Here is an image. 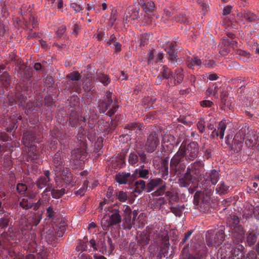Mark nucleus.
<instances>
[{
  "label": "nucleus",
  "instance_id": "f257e3e1",
  "mask_svg": "<svg viewBox=\"0 0 259 259\" xmlns=\"http://www.w3.org/2000/svg\"><path fill=\"white\" fill-rule=\"evenodd\" d=\"M185 151L181 149L173 156L170 161V174L173 176H176L178 172L184 171L188 164L186 161Z\"/></svg>",
  "mask_w": 259,
  "mask_h": 259
},
{
  "label": "nucleus",
  "instance_id": "f03ea898",
  "mask_svg": "<svg viewBox=\"0 0 259 259\" xmlns=\"http://www.w3.org/2000/svg\"><path fill=\"white\" fill-rule=\"evenodd\" d=\"M104 209L107 213L104 215L101 221L104 230H107L110 227L117 225L121 222V216L118 209L105 207Z\"/></svg>",
  "mask_w": 259,
  "mask_h": 259
},
{
  "label": "nucleus",
  "instance_id": "7ed1b4c3",
  "mask_svg": "<svg viewBox=\"0 0 259 259\" xmlns=\"http://www.w3.org/2000/svg\"><path fill=\"white\" fill-rule=\"evenodd\" d=\"M165 183L160 178L153 179L146 185V192L149 193L156 190L152 193L154 196H158L164 194L165 190Z\"/></svg>",
  "mask_w": 259,
  "mask_h": 259
},
{
  "label": "nucleus",
  "instance_id": "20e7f679",
  "mask_svg": "<svg viewBox=\"0 0 259 259\" xmlns=\"http://www.w3.org/2000/svg\"><path fill=\"white\" fill-rule=\"evenodd\" d=\"M180 149L184 150L185 153L186 161L189 163L193 161L198 156L199 152V145L197 142H191L188 144L183 142Z\"/></svg>",
  "mask_w": 259,
  "mask_h": 259
},
{
  "label": "nucleus",
  "instance_id": "39448f33",
  "mask_svg": "<svg viewBox=\"0 0 259 259\" xmlns=\"http://www.w3.org/2000/svg\"><path fill=\"white\" fill-rule=\"evenodd\" d=\"M220 178L219 172L216 169H211L206 172L201 179V187L203 189H208L211 185H215Z\"/></svg>",
  "mask_w": 259,
  "mask_h": 259
},
{
  "label": "nucleus",
  "instance_id": "423d86ee",
  "mask_svg": "<svg viewBox=\"0 0 259 259\" xmlns=\"http://www.w3.org/2000/svg\"><path fill=\"white\" fill-rule=\"evenodd\" d=\"M160 144L158 134L154 130H152L147 135V141L145 144V149L148 153L154 152Z\"/></svg>",
  "mask_w": 259,
  "mask_h": 259
},
{
  "label": "nucleus",
  "instance_id": "0eeeda50",
  "mask_svg": "<svg viewBox=\"0 0 259 259\" xmlns=\"http://www.w3.org/2000/svg\"><path fill=\"white\" fill-rule=\"evenodd\" d=\"M204 164L200 160H196L190 164L186 169V175L194 179H198L202 171Z\"/></svg>",
  "mask_w": 259,
  "mask_h": 259
},
{
  "label": "nucleus",
  "instance_id": "6e6552de",
  "mask_svg": "<svg viewBox=\"0 0 259 259\" xmlns=\"http://www.w3.org/2000/svg\"><path fill=\"white\" fill-rule=\"evenodd\" d=\"M67 123L70 127L73 128L77 125H86V119L77 112L72 110L69 114Z\"/></svg>",
  "mask_w": 259,
  "mask_h": 259
},
{
  "label": "nucleus",
  "instance_id": "1a4fd4ad",
  "mask_svg": "<svg viewBox=\"0 0 259 259\" xmlns=\"http://www.w3.org/2000/svg\"><path fill=\"white\" fill-rule=\"evenodd\" d=\"M244 132L245 129H241L232 140L229 147L231 150H233L234 152H239L242 148L243 142L245 138Z\"/></svg>",
  "mask_w": 259,
  "mask_h": 259
},
{
  "label": "nucleus",
  "instance_id": "9d476101",
  "mask_svg": "<svg viewBox=\"0 0 259 259\" xmlns=\"http://www.w3.org/2000/svg\"><path fill=\"white\" fill-rule=\"evenodd\" d=\"M233 243H242L244 239L245 231L243 226H240L237 228L229 230Z\"/></svg>",
  "mask_w": 259,
  "mask_h": 259
},
{
  "label": "nucleus",
  "instance_id": "9b49d317",
  "mask_svg": "<svg viewBox=\"0 0 259 259\" xmlns=\"http://www.w3.org/2000/svg\"><path fill=\"white\" fill-rule=\"evenodd\" d=\"M15 70L17 73V76L21 78L29 80L32 76V71L25 65L22 60L20 64L16 65Z\"/></svg>",
  "mask_w": 259,
  "mask_h": 259
},
{
  "label": "nucleus",
  "instance_id": "f8f14e48",
  "mask_svg": "<svg viewBox=\"0 0 259 259\" xmlns=\"http://www.w3.org/2000/svg\"><path fill=\"white\" fill-rule=\"evenodd\" d=\"M145 163L147 162L146 154L144 152H131L128 157V162L130 165L135 166L139 161Z\"/></svg>",
  "mask_w": 259,
  "mask_h": 259
},
{
  "label": "nucleus",
  "instance_id": "ddd939ff",
  "mask_svg": "<svg viewBox=\"0 0 259 259\" xmlns=\"http://www.w3.org/2000/svg\"><path fill=\"white\" fill-rule=\"evenodd\" d=\"M140 10V9L138 6H128L125 12L124 19L127 22L138 19L139 17Z\"/></svg>",
  "mask_w": 259,
  "mask_h": 259
},
{
  "label": "nucleus",
  "instance_id": "4468645a",
  "mask_svg": "<svg viewBox=\"0 0 259 259\" xmlns=\"http://www.w3.org/2000/svg\"><path fill=\"white\" fill-rule=\"evenodd\" d=\"M245 235V244L249 247H253L259 240V233L252 229H250Z\"/></svg>",
  "mask_w": 259,
  "mask_h": 259
},
{
  "label": "nucleus",
  "instance_id": "2eb2a0df",
  "mask_svg": "<svg viewBox=\"0 0 259 259\" xmlns=\"http://www.w3.org/2000/svg\"><path fill=\"white\" fill-rule=\"evenodd\" d=\"M50 175L49 170H44L43 175L39 176L35 182V185L38 189H42L49 185L51 181Z\"/></svg>",
  "mask_w": 259,
  "mask_h": 259
},
{
  "label": "nucleus",
  "instance_id": "dca6fc26",
  "mask_svg": "<svg viewBox=\"0 0 259 259\" xmlns=\"http://www.w3.org/2000/svg\"><path fill=\"white\" fill-rule=\"evenodd\" d=\"M116 181L120 185L131 184L134 181L133 174L130 172H122L115 176Z\"/></svg>",
  "mask_w": 259,
  "mask_h": 259
},
{
  "label": "nucleus",
  "instance_id": "f3484780",
  "mask_svg": "<svg viewBox=\"0 0 259 259\" xmlns=\"http://www.w3.org/2000/svg\"><path fill=\"white\" fill-rule=\"evenodd\" d=\"M85 126L81 125L79 127L76 136L77 140L83 149L87 148V134L89 132V130L85 128Z\"/></svg>",
  "mask_w": 259,
  "mask_h": 259
},
{
  "label": "nucleus",
  "instance_id": "a211bd4d",
  "mask_svg": "<svg viewBox=\"0 0 259 259\" xmlns=\"http://www.w3.org/2000/svg\"><path fill=\"white\" fill-rule=\"evenodd\" d=\"M53 164L55 166L54 170L56 172L60 171H63L64 174L67 172L65 171L64 161L62 158V152L58 151L55 154L53 157Z\"/></svg>",
  "mask_w": 259,
  "mask_h": 259
},
{
  "label": "nucleus",
  "instance_id": "6ab92c4d",
  "mask_svg": "<svg viewBox=\"0 0 259 259\" xmlns=\"http://www.w3.org/2000/svg\"><path fill=\"white\" fill-rule=\"evenodd\" d=\"M143 247L140 246L139 244L135 241H131L128 246V251L131 255L139 256V258H142V254L143 253Z\"/></svg>",
  "mask_w": 259,
  "mask_h": 259
},
{
  "label": "nucleus",
  "instance_id": "aec40b11",
  "mask_svg": "<svg viewBox=\"0 0 259 259\" xmlns=\"http://www.w3.org/2000/svg\"><path fill=\"white\" fill-rule=\"evenodd\" d=\"M246 208L249 212H244L243 217L246 220L254 217L256 220H259V205L253 206L251 204H248L246 206Z\"/></svg>",
  "mask_w": 259,
  "mask_h": 259
},
{
  "label": "nucleus",
  "instance_id": "412c9836",
  "mask_svg": "<svg viewBox=\"0 0 259 259\" xmlns=\"http://www.w3.org/2000/svg\"><path fill=\"white\" fill-rule=\"evenodd\" d=\"M33 196L28 195L19 199V206L23 209L28 210L32 208L33 205Z\"/></svg>",
  "mask_w": 259,
  "mask_h": 259
},
{
  "label": "nucleus",
  "instance_id": "4be33fe9",
  "mask_svg": "<svg viewBox=\"0 0 259 259\" xmlns=\"http://www.w3.org/2000/svg\"><path fill=\"white\" fill-rule=\"evenodd\" d=\"M150 234L147 231H142L140 233H138L137 236V243L140 246L143 247L144 249L149 243L150 240Z\"/></svg>",
  "mask_w": 259,
  "mask_h": 259
},
{
  "label": "nucleus",
  "instance_id": "5701e85b",
  "mask_svg": "<svg viewBox=\"0 0 259 259\" xmlns=\"http://www.w3.org/2000/svg\"><path fill=\"white\" fill-rule=\"evenodd\" d=\"M36 140V136L34 132L32 131H27L24 133L22 142L25 146H29L34 145Z\"/></svg>",
  "mask_w": 259,
  "mask_h": 259
},
{
  "label": "nucleus",
  "instance_id": "b1692460",
  "mask_svg": "<svg viewBox=\"0 0 259 259\" xmlns=\"http://www.w3.org/2000/svg\"><path fill=\"white\" fill-rule=\"evenodd\" d=\"M226 128V123L223 121L220 122L219 124L218 129H214L211 133L210 135L211 137L214 139L215 137H220V139H223Z\"/></svg>",
  "mask_w": 259,
  "mask_h": 259
},
{
  "label": "nucleus",
  "instance_id": "393cba45",
  "mask_svg": "<svg viewBox=\"0 0 259 259\" xmlns=\"http://www.w3.org/2000/svg\"><path fill=\"white\" fill-rule=\"evenodd\" d=\"M144 165L140 166L139 168L135 170L133 174L134 180L140 178L148 179L149 176V170L147 169H144Z\"/></svg>",
  "mask_w": 259,
  "mask_h": 259
},
{
  "label": "nucleus",
  "instance_id": "a878e982",
  "mask_svg": "<svg viewBox=\"0 0 259 259\" xmlns=\"http://www.w3.org/2000/svg\"><path fill=\"white\" fill-rule=\"evenodd\" d=\"M94 79L101 82L104 86H107L111 81L109 75L102 72H97L94 76Z\"/></svg>",
  "mask_w": 259,
  "mask_h": 259
},
{
  "label": "nucleus",
  "instance_id": "bb28decb",
  "mask_svg": "<svg viewBox=\"0 0 259 259\" xmlns=\"http://www.w3.org/2000/svg\"><path fill=\"white\" fill-rule=\"evenodd\" d=\"M185 62L187 67L190 69H194V67L198 66L200 67L202 61L197 57H191L190 56H187L185 59Z\"/></svg>",
  "mask_w": 259,
  "mask_h": 259
},
{
  "label": "nucleus",
  "instance_id": "cd10ccee",
  "mask_svg": "<svg viewBox=\"0 0 259 259\" xmlns=\"http://www.w3.org/2000/svg\"><path fill=\"white\" fill-rule=\"evenodd\" d=\"M240 226H242L240 224V219L236 215H230L228 219L227 227L229 228V230L237 228Z\"/></svg>",
  "mask_w": 259,
  "mask_h": 259
},
{
  "label": "nucleus",
  "instance_id": "c85d7f7f",
  "mask_svg": "<svg viewBox=\"0 0 259 259\" xmlns=\"http://www.w3.org/2000/svg\"><path fill=\"white\" fill-rule=\"evenodd\" d=\"M41 219V215L39 213H34L29 217L28 224L31 226L32 230L33 227H36L38 225Z\"/></svg>",
  "mask_w": 259,
  "mask_h": 259
},
{
  "label": "nucleus",
  "instance_id": "c756f323",
  "mask_svg": "<svg viewBox=\"0 0 259 259\" xmlns=\"http://www.w3.org/2000/svg\"><path fill=\"white\" fill-rule=\"evenodd\" d=\"M166 52V57L169 60L168 64L169 65L176 66L178 62V58L176 51L165 50Z\"/></svg>",
  "mask_w": 259,
  "mask_h": 259
},
{
  "label": "nucleus",
  "instance_id": "7c9ffc66",
  "mask_svg": "<svg viewBox=\"0 0 259 259\" xmlns=\"http://www.w3.org/2000/svg\"><path fill=\"white\" fill-rule=\"evenodd\" d=\"M125 128L129 131V133L132 134L133 131L137 132V131H142L144 128L143 123L137 122H132L127 124Z\"/></svg>",
  "mask_w": 259,
  "mask_h": 259
},
{
  "label": "nucleus",
  "instance_id": "2f4dec72",
  "mask_svg": "<svg viewBox=\"0 0 259 259\" xmlns=\"http://www.w3.org/2000/svg\"><path fill=\"white\" fill-rule=\"evenodd\" d=\"M233 244L234 246L231 250V254L234 257L239 256L241 254H244L245 248L241 243Z\"/></svg>",
  "mask_w": 259,
  "mask_h": 259
},
{
  "label": "nucleus",
  "instance_id": "473e14b6",
  "mask_svg": "<svg viewBox=\"0 0 259 259\" xmlns=\"http://www.w3.org/2000/svg\"><path fill=\"white\" fill-rule=\"evenodd\" d=\"M194 179L191 177L186 175V172L179 179L178 183L181 187H188L192 184V180Z\"/></svg>",
  "mask_w": 259,
  "mask_h": 259
},
{
  "label": "nucleus",
  "instance_id": "72a5a7b5",
  "mask_svg": "<svg viewBox=\"0 0 259 259\" xmlns=\"http://www.w3.org/2000/svg\"><path fill=\"white\" fill-rule=\"evenodd\" d=\"M135 222L132 219V217L124 216L122 220V228L126 231L132 229L133 226L135 225Z\"/></svg>",
  "mask_w": 259,
  "mask_h": 259
},
{
  "label": "nucleus",
  "instance_id": "f704fd0d",
  "mask_svg": "<svg viewBox=\"0 0 259 259\" xmlns=\"http://www.w3.org/2000/svg\"><path fill=\"white\" fill-rule=\"evenodd\" d=\"M225 228L224 226H222L220 229L216 232L214 235L217 241V245H220L227 237V235L225 234Z\"/></svg>",
  "mask_w": 259,
  "mask_h": 259
},
{
  "label": "nucleus",
  "instance_id": "c9c22d12",
  "mask_svg": "<svg viewBox=\"0 0 259 259\" xmlns=\"http://www.w3.org/2000/svg\"><path fill=\"white\" fill-rule=\"evenodd\" d=\"M107 239L103 236H100L97 241L98 250L104 253L107 251V245H106Z\"/></svg>",
  "mask_w": 259,
  "mask_h": 259
},
{
  "label": "nucleus",
  "instance_id": "e433bc0d",
  "mask_svg": "<svg viewBox=\"0 0 259 259\" xmlns=\"http://www.w3.org/2000/svg\"><path fill=\"white\" fill-rule=\"evenodd\" d=\"M86 149H83L82 146L80 145V148L74 149L71 152V160H78L82 156H85Z\"/></svg>",
  "mask_w": 259,
  "mask_h": 259
},
{
  "label": "nucleus",
  "instance_id": "4c0bfd02",
  "mask_svg": "<svg viewBox=\"0 0 259 259\" xmlns=\"http://www.w3.org/2000/svg\"><path fill=\"white\" fill-rule=\"evenodd\" d=\"M134 191L138 194H141L143 190L146 191V185L145 182L142 180L135 181L134 183Z\"/></svg>",
  "mask_w": 259,
  "mask_h": 259
},
{
  "label": "nucleus",
  "instance_id": "58836bf2",
  "mask_svg": "<svg viewBox=\"0 0 259 259\" xmlns=\"http://www.w3.org/2000/svg\"><path fill=\"white\" fill-rule=\"evenodd\" d=\"M163 79H167L172 77V72L166 66H163L159 74Z\"/></svg>",
  "mask_w": 259,
  "mask_h": 259
},
{
  "label": "nucleus",
  "instance_id": "ea45409f",
  "mask_svg": "<svg viewBox=\"0 0 259 259\" xmlns=\"http://www.w3.org/2000/svg\"><path fill=\"white\" fill-rule=\"evenodd\" d=\"M98 108L100 113H105L112 104H110L105 100H100L98 103Z\"/></svg>",
  "mask_w": 259,
  "mask_h": 259
},
{
  "label": "nucleus",
  "instance_id": "a19ab883",
  "mask_svg": "<svg viewBox=\"0 0 259 259\" xmlns=\"http://www.w3.org/2000/svg\"><path fill=\"white\" fill-rule=\"evenodd\" d=\"M222 44L226 47L229 48H235L238 45V42L234 39H229L226 36L222 37Z\"/></svg>",
  "mask_w": 259,
  "mask_h": 259
},
{
  "label": "nucleus",
  "instance_id": "79ce46f5",
  "mask_svg": "<svg viewBox=\"0 0 259 259\" xmlns=\"http://www.w3.org/2000/svg\"><path fill=\"white\" fill-rule=\"evenodd\" d=\"M170 244L168 241H166L164 242L162 246L161 247L159 253V255L160 256H163L164 257L167 258L170 256V254H168V250L169 249Z\"/></svg>",
  "mask_w": 259,
  "mask_h": 259
},
{
  "label": "nucleus",
  "instance_id": "37998d69",
  "mask_svg": "<svg viewBox=\"0 0 259 259\" xmlns=\"http://www.w3.org/2000/svg\"><path fill=\"white\" fill-rule=\"evenodd\" d=\"M175 76V82L172 85L181 83L184 79L183 69L178 68L176 70Z\"/></svg>",
  "mask_w": 259,
  "mask_h": 259
},
{
  "label": "nucleus",
  "instance_id": "c03bdc74",
  "mask_svg": "<svg viewBox=\"0 0 259 259\" xmlns=\"http://www.w3.org/2000/svg\"><path fill=\"white\" fill-rule=\"evenodd\" d=\"M1 83L5 87H9L11 83V76L7 71H5L0 75Z\"/></svg>",
  "mask_w": 259,
  "mask_h": 259
},
{
  "label": "nucleus",
  "instance_id": "a18cd8bd",
  "mask_svg": "<svg viewBox=\"0 0 259 259\" xmlns=\"http://www.w3.org/2000/svg\"><path fill=\"white\" fill-rule=\"evenodd\" d=\"M28 148V155L32 159H37L39 157L38 152L37 151L36 147L34 145L27 146Z\"/></svg>",
  "mask_w": 259,
  "mask_h": 259
},
{
  "label": "nucleus",
  "instance_id": "49530a36",
  "mask_svg": "<svg viewBox=\"0 0 259 259\" xmlns=\"http://www.w3.org/2000/svg\"><path fill=\"white\" fill-rule=\"evenodd\" d=\"M145 12H153L155 9V4L151 0H149L141 4Z\"/></svg>",
  "mask_w": 259,
  "mask_h": 259
},
{
  "label": "nucleus",
  "instance_id": "de8ad7c7",
  "mask_svg": "<svg viewBox=\"0 0 259 259\" xmlns=\"http://www.w3.org/2000/svg\"><path fill=\"white\" fill-rule=\"evenodd\" d=\"M185 208L184 205L171 206L170 207V212H172L176 217H180L182 215L183 210Z\"/></svg>",
  "mask_w": 259,
  "mask_h": 259
},
{
  "label": "nucleus",
  "instance_id": "09e8293b",
  "mask_svg": "<svg viewBox=\"0 0 259 259\" xmlns=\"http://www.w3.org/2000/svg\"><path fill=\"white\" fill-rule=\"evenodd\" d=\"M115 198L121 202H125L128 197L127 192L122 190L116 191L115 192Z\"/></svg>",
  "mask_w": 259,
  "mask_h": 259
},
{
  "label": "nucleus",
  "instance_id": "8fccbe9b",
  "mask_svg": "<svg viewBox=\"0 0 259 259\" xmlns=\"http://www.w3.org/2000/svg\"><path fill=\"white\" fill-rule=\"evenodd\" d=\"M229 187L225 185L224 182H221L215 188L217 193L225 194L227 193Z\"/></svg>",
  "mask_w": 259,
  "mask_h": 259
},
{
  "label": "nucleus",
  "instance_id": "3c124183",
  "mask_svg": "<svg viewBox=\"0 0 259 259\" xmlns=\"http://www.w3.org/2000/svg\"><path fill=\"white\" fill-rule=\"evenodd\" d=\"M210 200L211 197L209 193L203 194L200 198V202L199 201L198 203H200L201 206L207 207L209 206Z\"/></svg>",
  "mask_w": 259,
  "mask_h": 259
},
{
  "label": "nucleus",
  "instance_id": "603ef678",
  "mask_svg": "<svg viewBox=\"0 0 259 259\" xmlns=\"http://www.w3.org/2000/svg\"><path fill=\"white\" fill-rule=\"evenodd\" d=\"M76 81H72L68 80L67 81V87L68 90H72L74 92H78L80 90V88Z\"/></svg>",
  "mask_w": 259,
  "mask_h": 259
},
{
  "label": "nucleus",
  "instance_id": "864d4df0",
  "mask_svg": "<svg viewBox=\"0 0 259 259\" xmlns=\"http://www.w3.org/2000/svg\"><path fill=\"white\" fill-rule=\"evenodd\" d=\"M206 240L207 245L209 247L214 246H218L219 245H217V241L215 240V238L214 235H210V234L208 232L206 234Z\"/></svg>",
  "mask_w": 259,
  "mask_h": 259
},
{
  "label": "nucleus",
  "instance_id": "5fc2aeb1",
  "mask_svg": "<svg viewBox=\"0 0 259 259\" xmlns=\"http://www.w3.org/2000/svg\"><path fill=\"white\" fill-rule=\"evenodd\" d=\"M86 119V123L87 122L88 126L90 129H93L96 123L97 119L93 115H88L86 116H83Z\"/></svg>",
  "mask_w": 259,
  "mask_h": 259
},
{
  "label": "nucleus",
  "instance_id": "6e6d98bb",
  "mask_svg": "<svg viewBox=\"0 0 259 259\" xmlns=\"http://www.w3.org/2000/svg\"><path fill=\"white\" fill-rule=\"evenodd\" d=\"M244 18L250 22L258 20V17L251 12L247 11L244 13Z\"/></svg>",
  "mask_w": 259,
  "mask_h": 259
},
{
  "label": "nucleus",
  "instance_id": "4d7b16f0",
  "mask_svg": "<svg viewBox=\"0 0 259 259\" xmlns=\"http://www.w3.org/2000/svg\"><path fill=\"white\" fill-rule=\"evenodd\" d=\"M65 171H66L67 172H65L64 174L63 171H60L57 172V173L63 177L62 179L65 183L69 184L71 181V177L69 173L68 170L67 168L65 169Z\"/></svg>",
  "mask_w": 259,
  "mask_h": 259
},
{
  "label": "nucleus",
  "instance_id": "13d9d810",
  "mask_svg": "<svg viewBox=\"0 0 259 259\" xmlns=\"http://www.w3.org/2000/svg\"><path fill=\"white\" fill-rule=\"evenodd\" d=\"M65 189L62 188L60 190H56L53 188L52 191V196L53 198L59 199L65 194Z\"/></svg>",
  "mask_w": 259,
  "mask_h": 259
},
{
  "label": "nucleus",
  "instance_id": "bf43d9fd",
  "mask_svg": "<svg viewBox=\"0 0 259 259\" xmlns=\"http://www.w3.org/2000/svg\"><path fill=\"white\" fill-rule=\"evenodd\" d=\"M81 75L78 71H73L69 73L66 76V78L70 80L78 81L81 79Z\"/></svg>",
  "mask_w": 259,
  "mask_h": 259
},
{
  "label": "nucleus",
  "instance_id": "052dcab7",
  "mask_svg": "<svg viewBox=\"0 0 259 259\" xmlns=\"http://www.w3.org/2000/svg\"><path fill=\"white\" fill-rule=\"evenodd\" d=\"M106 242V245H107V251L106 252H108V254H110L114 250L115 248V245L113 243L111 238H110L109 236L107 237V241Z\"/></svg>",
  "mask_w": 259,
  "mask_h": 259
},
{
  "label": "nucleus",
  "instance_id": "680f3d73",
  "mask_svg": "<svg viewBox=\"0 0 259 259\" xmlns=\"http://www.w3.org/2000/svg\"><path fill=\"white\" fill-rule=\"evenodd\" d=\"M9 61L13 62L16 66L17 64H20L22 59L18 58L14 52H11L9 55Z\"/></svg>",
  "mask_w": 259,
  "mask_h": 259
},
{
  "label": "nucleus",
  "instance_id": "e2e57ef3",
  "mask_svg": "<svg viewBox=\"0 0 259 259\" xmlns=\"http://www.w3.org/2000/svg\"><path fill=\"white\" fill-rule=\"evenodd\" d=\"M40 172L39 165L37 163H33L31 165L29 168L28 173L32 174L34 176H36Z\"/></svg>",
  "mask_w": 259,
  "mask_h": 259
},
{
  "label": "nucleus",
  "instance_id": "0e129e2a",
  "mask_svg": "<svg viewBox=\"0 0 259 259\" xmlns=\"http://www.w3.org/2000/svg\"><path fill=\"white\" fill-rule=\"evenodd\" d=\"M197 127L201 134L204 133L205 131V122L203 118H200L197 123Z\"/></svg>",
  "mask_w": 259,
  "mask_h": 259
},
{
  "label": "nucleus",
  "instance_id": "69168bd1",
  "mask_svg": "<svg viewBox=\"0 0 259 259\" xmlns=\"http://www.w3.org/2000/svg\"><path fill=\"white\" fill-rule=\"evenodd\" d=\"M56 212L52 206H49L46 209V216L49 219H53L55 218Z\"/></svg>",
  "mask_w": 259,
  "mask_h": 259
},
{
  "label": "nucleus",
  "instance_id": "338daca9",
  "mask_svg": "<svg viewBox=\"0 0 259 259\" xmlns=\"http://www.w3.org/2000/svg\"><path fill=\"white\" fill-rule=\"evenodd\" d=\"M70 1L72 2L70 5V8H71L76 13H79L81 10L83 9L81 6L76 3V1L71 0Z\"/></svg>",
  "mask_w": 259,
  "mask_h": 259
},
{
  "label": "nucleus",
  "instance_id": "774afa93",
  "mask_svg": "<svg viewBox=\"0 0 259 259\" xmlns=\"http://www.w3.org/2000/svg\"><path fill=\"white\" fill-rule=\"evenodd\" d=\"M259 255L254 250H250L245 255V259H259Z\"/></svg>",
  "mask_w": 259,
  "mask_h": 259
}]
</instances>
